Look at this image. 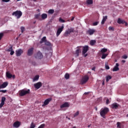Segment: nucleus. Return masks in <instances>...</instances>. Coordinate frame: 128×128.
Instances as JSON below:
<instances>
[{
    "mask_svg": "<svg viewBox=\"0 0 128 128\" xmlns=\"http://www.w3.org/2000/svg\"><path fill=\"white\" fill-rule=\"evenodd\" d=\"M86 2L87 4H92L94 1L92 0H87Z\"/></svg>",
    "mask_w": 128,
    "mask_h": 128,
    "instance_id": "nucleus-28",
    "label": "nucleus"
},
{
    "mask_svg": "<svg viewBox=\"0 0 128 128\" xmlns=\"http://www.w3.org/2000/svg\"><path fill=\"white\" fill-rule=\"evenodd\" d=\"M118 66H120V64H118V63H116V66H114L112 70L114 72H118V70H120V68Z\"/></svg>",
    "mask_w": 128,
    "mask_h": 128,
    "instance_id": "nucleus-17",
    "label": "nucleus"
},
{
    "mask_svg": "<svg viewBox=\"0 0 128 128\" xmlns=\"http://www.w3.org/2000/svg\"><path fill=\"white\" fill-rule=\"evenodd\" d=\"M108 30H112V32H114V28L112 26H110L108 28Z\"/></svg>",
    "mask_w": 128,
    "mask_h": 128,
    "instance_id": "nucleus-39",
    "label": "nucleus"
},
{
    "mask_svg": "<svg viewBox=\"0 0 128 128\" xmlns=\"http://www.w3.org/2000/svg\"><path fill=\"white\" fill-rule=\"evenodd\" d=\"M90 125H88V128H90Z\"/></svg>",
    "mask_w": 128,
    "mask_h": 128,
    "instance_id": "nucleus-59",
    "label": "nucleus"
},
{
    "mask_svg": "<svg viewBox=\"0 0 128 128\" xmlns=\"http://www.w3.org/2000/svg\"><path fill=\"white\" fill-rule=\"evenodd\" d=\"M106 56H108V54L104 53L102 54V60H104V58H106Z\"/></svg>",
    "mask_w": 128,
    "mask_h": 128,
    "instance_id": "nucleus-33",
    "label": "nucleus"
},
{
    "mask_svg": "<svg viewBox=\"0 0 128 128\" xmlns=\"http://www.w3.org/2000/svg\"><path fill=\"white\" fill-rule=\"evenodd\" d=\"M72 32H74V28H70L68 29V30H66L64 34V36H68V34H70Z\"/></svg>",
    "mask_w": 128,
    "mask_h": 128,
    "instance_id": "nucleus-7",
    "label": "nucleus"
},
{
    "mask_svg": "<svg viewBox=\"0 0 128 128\" xmlns=\"http://www.w3.org/2000/svg\"><path fill=\"white\" fill-rule=\"evenodd\" d=\"M106 20H108V16H104L103 17L102 20L101 22L102 24H104V22L106 21Z\"/></svg>",
    "mask_w": 128,
    "mask_h": 128,
    "instance_id": "nucleus-22",
    "label": "nucleus"
},
{
    "mask_svg": "<svg viewBox=\"0 0 128 128\" xmlns=\"http://www.w3.org/2000/svg\"><path fill=\"white\" fill-rule=\"evenodd\" d=\"M118 24H125V26H127L128 24V22H126V20H121L120 18H118L117 21Z\"/></svg>",
    "mask_w": 128,
    "mask_h": 128,
    "instance_id": "nucleus-8",
    "label": "nucleus"
},
{
    "mask_svg": "<svg viewBox=\"0 0 128 128\" xmlns=\"http://www.w3.org/2000/svg\"><path fill=\"white\" fill-rule=\"evenodd\" d=\"M46 36H44L42 38V41H40V44H42V42H46Z\"/></svg>",
    "mask_w": 128,
    "mask_h": 128,
    "instance_id": "nucleus-27",
    "label": "nucleus"
},
{
    "mask_svg": "<svg viewBox=\"0 0 128 128\" xmlns=\"http://www.w3.org/2000/svg\"><path fill=\"white\" fill-rule=\"evenodd\" d=\"M126 117L128 118V114L126 115Z\"/></svg>",
    "mask_w": 128,
    "mask_h": 128,
    "instance_id": "nucleus-63",
    "label": "nucleus"
},
{
    "mask_svg": "<svg viewBox=\"0 0 128 128\" xmlns=\"http://www.w3.org/2000/svg\"><path fill=\"white\" fill-rule=\"evenodd\" d=\"M74 20V17H72V18H71V22H72Z\"/></svg>",
    "mask_w": 128,
    "mask_h": 128,
    "instance_id": "nucleus-53",
    "label": "nucleus"
},
{
    "mask_svg": "<svg viewBox=\"0 0 128 128\" xmlns=\"http://www.w3.org/2000/svg\"><path fill=\"white\" fill-rule=\"evenodd\" d=\"M44 126H46V124H42L40 126H38V128H44Z\"/></svg>",
    "mask_w": 128,
    "mask_h": 128,
    "instance_id": "nucleus-38",
    "label": "nucleus"
},
{
    "mask_svg": "<svg viewBox=\"0 0 128 128\" xmlns=\"http://www.w3.org/2000/svg\"><path fill=\"white\" fill-rule=\"evenodd\" d=\"M92 70H94V72L96 70V67H93L92 68Z\"/></svg>",
    "mask_w": 128,
    "mask_h": 128,
    "instance_id": "nucleus-52",
    "label": "nucleus"
},
{
    "mask_svg": "<svg viewBox=\"0 0 128 128\" xmlns=\"http://www.w3.org/2000/svg\"><path fill=\"white\" fill-rule=\"evenodd\" d=\"M90 80V78L88 77V76L86 75L82 77V78L81 79L80 84H86V82Z\"/></svg>",
    "mask_w": 128,
    "mask_h": 128,
    "instance_id": "nucleus-4",
    "label": "nucleus"
},
{
    "mask_svg": "<svg viewBox=\"0 0 128 128\" xmlns=\"http://www.w3.org/2000/svg\"><path fill=\"white\" fill-rule=\"evenodd\" d=\"M128 58V56L126 55H124L122 56V58H124V60H126V58Z\"/></svg>",
    "mask_w": 128,
    "mask_h": 128,
    "instance_id": "nucleus-47",
    "label": "nucleus"
},
{
    "mask_svg": "<svg viewBox=\"0 0 128 128\" xmlns=\"http://www.w3.org/2000/svg\"><path fill=\"white\" fill-rule=\"evenodd\" d=\"M96 110H98V108H96Z\"/></svg>",
    "mask_w": 128,
    "mask_h": 128,
    "instance_id": "nucleus-62",
    "label": "nucleus"
},
{
    "mask_svg": "<svg viewBox=\"0 0 128 128\" xmlns=\"http://www.w3.org/2000/svg\"><path fill=\"white\" fill-rule=\"evenodd\" d=\"M89 92H85L84 94H88Z\"/></svg>",
    "mask_w": 128,
    "mask_h": 128,
    "instance_id": "nucleus-55",
    "label": "nucleus"
},
{
    "mask_svg": "<svg viewBox=\"0 0 128 128\" xmlns=\"http://www.w3.org/2000/svg\"><path fill=\"white\" fill-rule=\"evenodd\" d=\"M45 46H52V44L48 41H46Z\"/></svg>",
    "mask_w": 128,
    "mask_h": 128,
    "instance_id": "nucleus-32",
    "label": "nucleus"
},
{
    "mask_svg": "<svg viewBox=\"0 0 128 128\" xmlns=\"http://www.w3.org/2000/svg\"><path fill=\"white\" fill-rule=\"evenodd\" d=\"M34 47H32L31 48H30L28 50V52H27V55L28 56H32V54H34Z\"/></svg>",
    "mask_w": 128,
    "mask_h": 128,
    "instance_id": "nucleus-9",
    "label": "nucleus"
},
{
    "mask_svg": "<svg viewBox=\"0 0 128 128\" xmlns=\"http://www.w3.org/2000/svg\"><path fill=\"white\" fill-rule=\"evenodd\" d=\"M2 2H8L10 0H2Z\"/></svg>",
    "mask_w": 128,
    "mask_h": 128,
    "instance_id": "nucleus-48",
    "label": "nucleus"
},
{
    "mask_svg": "<svg viewBox=\"0 0 128 128\" xmlns=\"http://www.w3.org/2000/svg\"><path fill=\"white\" fill-rule=\"evenodd\" d=\"M6 76L8 78H12V74L10 73V72H6Z\"/></svg>",
    "mask_w": 128,
    "mask_h": 128,
    "instance_id": "nucleus-23",
    "label": "nucleus"
},
{
    "mask_svg": "<svg viewBox=\"0 0 128 128\" xmlns=\"http://www.w3.org/2000/svg\"><path fill=\"white\" fill-rule=\"evenodd\" d=\"M59 21L60 22H66V20H64L63 19H62V18H60L59 19Z\"/></svg>",
    "mask_w": 128,
    "mask_h": 128,
    "instance_id": "nucleus-42",
    "label": "nucleus"
},
{
    "mask_svg": "<svg viewBox=\"0 0 128 128\" xmlns=\"http://www.w3.org/2000/svg\"><path fill=\"white\" fill-rule=\"evenodd\" d=\"M64 26H61V28H58L56 34V36H60V34H62V32L64 30Z\"/></svg>",
    "mask_w": 128,
    "mask_h": 128,
    "instance_id": "nucleus-13",
    "label": "nucleus"
},
{
    "mask_svg": "<svg viewBox=\"0 0 128 128\" xmlns=\"http://www.w3.org/2000/svg\"><path fill=\"white\" fill-rule=\"evenodd\" d=\"M10 56H12L14 54V51L12 50V51H10Z\"/></svg>",
    "mask_w": 128,
    "mask_h": 128,
    "instance_id": "nucleus-49",
    "label": "nucleus"
},
{
    "mask_svg": "<svg viewBox=\"0 0 128 128\" xmlns=\"http://www.w3.org/2000/svg\"><path fill=\"white\" fill-rule=\"evenodd\" d=\"M72 128H76V126L72 127Z\"/></svg>",
    "mask_w": 128,
    "mask_h": 128,
    "instance_id": "nucleus-60",
    "label": "nucleus"
},
{
    "mask_svg": "<svg viewBox=\"0 0 128 128\" xmlns=\"http://www.w3.org/2000/svg\"><path fill=\"white\" fill-rule=\"evenodd\" d=\"M20 126V122L17 121L16 122H14L13 124L14 128H19V126Z\"/></svg>",
    "mask_w": 128,
    "mask_h": 128,
    "instance_id": "nucleus-21",
    "label": "nucleus"
},
{
    "mask_svg": "<svg viewBox=\"0 0 128 128\" xmlns=\"http://www.w3.org/2000/svg\"><path fill=\"white\" fill-rule=\"evenodd\" d=\"M112 80V76H106V82H108V80Z\"/></svg>",
    "mask_w": 128,
    "mask_h": 128,
    "instance_id": "nucleus-31",
    "label": "nucleus"
},
{
    "mask_svg": "<svg viewBox=\"0 0 128 128\" xmlns=\"http://www.w3.org/2000/svg\"><path fill=\"white\" fill-rule=\"evenodd\" d=\"M36 128V124L32 122L30 124V128Z\"/></svg>",
    "mask_w": 128,
    "mask_h": 128,
    "instance_id": "nucleus-35",
    "label": "nucleus"
},
{
    "mask_svg": "<svg viewBox=\"0 0 128 128\" xmlns=\"http://www.w3.org/2000/svg\"><path fill=\"white\" fill-rule=\"evenodd\" d=\"M80 114V112L79 111H77L74 114V118H76V116H78Z\"/></svg>",
    "mask_w": 128,
    "mask_h": 128,
    "instance_id": "nucleus-36",
    "label": "nucleus"
},
{
    "mask_svg": "<svg viewBox=\"0 0 128 128\" xmlns=\"http://www.w3.org/2000/svg\"><path fill=\"white\" fill-rule=\"evenodd\" d=\"M0 92H3V94H6L8 91L6 90H0Z\"/></svg>",
    "mask_w": 128,
    "mask_h": 128,
    "instance_id": "nucleus-45",
    "label": "nucleus"
},
{
    "mask_svg": "<svg viewBox=\"0 0 128 128\" xmlns=\"http://www.w3.org/2000/svg\"><path fill=\"white\" fill-rule=\"evenodd\" d=\"M81 48L82 46H78L77 47V50H76V54L77 56H80V53L82 52V49H80Z\"/></svg>",
    "mask_w": 128,
    "mask_h": 128,
    "instance_id": "nucleus-15",
    "label": "nucleus"
},
{
    "mask_svg": "<svg viewBox=\"0 0 128 128\" xmlns=\"http://www.w3.org/2000/svg\"><path fill=\"white\" fill-rule=\"evenodd\" d=\"M108 112H110L108 108H104V109L100 110V115L103 118H106V114Z\"/></svg>",
    "mask_w": 128,
    "mask_h": 128,
    "instance_id": "nucleus-1",
    "label": "nucleus"
},
{
    "mask_svg": "<svg viewBox=\"0 0 128 128\" xmlns=\"http://www.w3.org/2000/svg\"><path fill=\"white\" fill-rule=\"evenodd\" d=\"M88 46H83L82 54H86V52H88Z\"/></svg>",
    "mask_w": 128,
    "mask_h": 128,
    "instance_id": "nucleus-12",
    "label": "nucleus"
},
{
    "mask_svg": "<svg viewBox=\"0 0 128 128\" xmlns=\"http://www.w3.org/2000/svg\"><path fill=\"white\" fill-rule=\"evenodd\" d=\"M12 50V46H11L7 50V52H11Z\"/></svg>",
    "mask_w": 128,
    "mask_h": 128,
    "instance_id": "nucleus-40",
    "label": "nucleus"
},
{
    "mask_svg": "<svg viewBox=\"0 0 128 128\" xmlns=\"http://www.w3.org/2000/svg\"><path fill=\"white\" fill-rule=\"evenodd\" d=\"M34 24H36V22H34Z\"/></svg>",
    "mask_w": 128,
    "mask_h": 128,
    "instance_id": "nucleus-64",
    "label": "nucleus"
},
{
    "mask_svg": "<svg viewBox=\"0 0 128 128\" xmlns=\"http://www.w3.org/2000/svg\"><path fill=\"white\" fill-rule=\"evenodd\" d=\"M54 12V10L50 9L48 10V14H52Z\"/></svg>",
    "mask_w": 128,
    "mask_h": 128,
    "instance_id": "nucleus-37",
    "label": "nucleus"
},
{
    "mask_svg": "<svg viewBox=\"0 0 128 128\" xmlns=\"http://www.w3.org/2000/svg\"><path fill=\"white\" fill-rule=\"evenodd\" d=\"M64 78L66 80H68L70 78V74L66 73L64 76Z\"/></svg>",
    "mask_w": 128,
    "mask_h": 128,
    "instance_id": "nucleus-34",
    "label": "nucleus"
},
{
    "mask_svg": "<svg viewBox=\"0 0 128 128\" xmlns=\"http://www.w3.org/2000/svg\"><path fill=\"white\" fill-rule=\"evenodd\" d=\"M94 32H96V30L94 29H88L86 32L87 34H89V36H92Z\"/></svg>",
    "mask_w": 128,
    "mask_h": 128,
    "instance_id": "nucleus-11",
    "label": "nucleus"
},
{
    "mask_svg": "<svg viewBox=\"0 0 128 128\" xmlns=\"http://www.w3.org/2000/svg\"><path fill=\"white\" fill-rule=\"evenodd\" d=\"M122 62H123L124 64V62H126V60H122Z\"/></svg>",
    "mask_w": 128,
    "mask_h": 128,
    "instance_id": "nucleus-54",
    "label": "nucleus"
},
{
    "mask_svg": "<svg viewBox=\"0 0 128 128\" xmlns=\"http://www.w3.org/2000/svg\"><path fill=\"white\" fill-rule=\"evenodd\" d=\"M38 78H40V76L36 75L34 78H33V82H36V80H38Z\"/></svg>",
    "mask_w": 128,
    "mask_h": 128,
    "instance_id": "nucleus-26",
    "label": "nucleus"
},
{
    "mask_svg": "<svg viewBox=\"0 0 128 128\" xmlns=\"http://www.w3.org/2000/svg\"><path fill=\"white\" fill-rule=\"evenodd\" d=\"M117 128H122V127L120 126V122H117Z\"/></svg>",
    "mask_w": 128,
    "mask_h": 128,
    "instance_id": "nucleus-41",
    "label": "nucleus"
},
{
    "mask_svg": "<svg viewBox=\"0 0 128 128\" xmlns=\"http://www.w3.org/2000/svg\"><path fill=\"white\" fill-rule=\"evenodd\" d=\"M108 52V49L104 48H102L100 50L101 54H104V52Z\"/></svg>",
    "mask_w": 128,
    "mask_h": 128,
    "instance_id": "nucleus-30",
    "label": "nucleus"
},
{
    "mask_svg": "<svg viewBox=\"0 0 128 128\" xmlns=\"http://www.w3.org/2000/svg\"><path fill=\"white\" fill-rule=\"evenodd\" d=\"M106 70H110V66L108 65H106Z\"/></svg>",
    "mask_w": 128,
    "mask_h": 128,
    "instance_id": "nucleus-50",
    "label": "nucleus"
},
{
    "mask_svg": "<svg viewBox=\"0 0 128 128\" xmlns=\"http://www.w3.org/2000/svg\"><path fill=\"white\" fill-rule=\"evenodd\" d=\"M52 100V98L46 99L42 104V106H48Z\"/></svg>",
    "mask_w": 128,
    "mask_h": 128,
    "instance_id": "nucleus-6",
    "label": "nucleus"
},
{
    "mask_svg": "<svg viewBox=\"0 0 128 128\" xmlns=\"http://www.w3.org/2000/svg\"><path fill=\"white\" fill-rule=\"evenodd\" d=\"M110 104V100L108 99H107L106 100V104Z\"/></svg>",
    "mask_w": 128,
    "mask_h": 128,
    "instance_id": "nucleus-51",
    "label": "nucleus"
},
{
    "mask_svg": "<svg viewBox=\"0 0 128 128\" xmlns=\"http://www.w3.org/2000/svg\"><path fill=\"white\" fill-rule=\"evenodd\" d=\"M30 92V89H28L27 90H22L19 91V95L20 96H24L26 94H28Z\"/></svg>",
    "mask_w": 128,
    "mask_h": 128,
    "instance_id": "nucleus-2",
    "label": "nucleus"
},
{
    "mask_svg": "<svg viewBox=\"0 0 128 128\" xmlns=\"http://www.w3.org/2000/svg\"><path fill=\"white\" fill-rule=\"evenodd\" d=\"M42 82H38L35 84H34V86L35 88H36L37 90H38V88H40L41 86H42Z\"/></svg>",
    "mask_w": 128,
    "mask_h": 128,
    "instance_id": "nucleus-14",
    "label": "nucleus"
},
{
    "mask_svg": "<svg viewBox=\"0 0 128 128\" xmlns=\"http://www.w3.org/2000/svg\"><path fill=\"white\" fill-rule=\"evenodd\" d=\"M34 18L36 20H40V14H37L35 15Z\"/></svg>",
    "mask_w": 128,
    "mask_h": 128,
    "instance_id": "nucleus-29",
    "label": "nucleus"
},
{
    "mask_svg": "<svg viewBox=\"0 0 128 128\" xmlns=\"http://www.w3.org/2000/svg\"><path fill=\"white\" fill-rule=\"evenodd\" d=\"M2 36H4V34L2 33H0V40L2 38Z\"/></svg>",
    "mask_w": 128,
    "mask_h": 128,
    "instance_id": "nucleus-46",
    "label": "nucleus"
},
{
    "mask_svg": "<svg viewBox=\"0 0 128 128\" xmlns=\"http://www.w3.org/2000/svg\"><path fill=\"white\" fill-rule=\"evenodd\" d=\"M33 0V2H36V0Z\"/></svg>",
    "mask_w": 128,
    "mask_h": 128,
    "instance_id": "nucleus-58",
    "label": "nucleus"
},
{
    "mask_svg": "<svg viewBox=\"0 0 128 128\" xmlns=\"http://www.w3.org/2000/svg\"><path fill=\"white\" fill-rule=\"evenodd\" d=\"M16 78V76H14L13 78Z\"/></svg>",
    "mask_w": 128,
    "mask_h": 128,
    "instance_id": "nucleus-61",
    "label": "nucleus"
},
{
    "mask_svg": "<svg viewBox=\"0 0 128 128\" xmlns=\"http://www.w3.org/2000/svg\"><path fill=\"white\" fill-rule=\"evenodd\" d=\"M35 58L38 60H42L44 58V55H42V54L40 52L38 51L35 55Z\"/></svg>",
    "mask_w": 128,
    "mask_h": 128,
    "instance_id": "nucleus-5",
    "label": "nucleus"
},
{
    "mask_svg": "<svg viewBox=\"0 0 128 128\" xmlns=\"http://www.w3.org/2000/svg\"><path fill=\"white\" fill-rule=\"evenodd\" d=\"M86 56H88V54H84V57L86 58Z\"/></svg>",
    "mask_w": 128,
    "mask_h": 128,
    "instance_id": "nucleus-56",
    "label": "nucleus"
},
{
    "mask_svg": "<svg viewBox=\"0 0 128 128\" xmlns=\"http://www.w3.org/2000/svg\"><path fill=\"white\" fill-rule=\"evenodd\" d=\"M118 106H120V104H118V103H114L111 105V107L114 110H116Z\"/></svg>",
    "mask_w": 128,
    "mask_h": 128,
    "instance_id": "nucleus-18",
    "label": "nucleus"
},
{
    "mask_svg": "<svg viewBox=\"0 0 128 128\" xmlns=\"http://www.w3.org/2000/svg\"><path fill=\"white\" fill-rule=\"evenodd\" d=\"M42 20H46L48 18V14H42L41 16Z\"/></svg>",
    "mask_w": 128,
    "mask_h": 128,
    "instance_id": "nucleus-24",
    "label": "nucleus"
},
{
    "mask_svg": "<svg viewBox=\"0 0 128 128\" xmlns=\"http://www.w3.org/2000/svg\"><path fill=\"white\" fill-rule=\"evenodd\" d=\"M8 82H4L2 84L0 85V90L1 88H4L8 86Z\"/></svg>",
    "mask_w": 128,
    "mask_h": 128,
    "instance_id": "nucleus-20",
    "label": "nucleus"
},
{
    "mask_svg": "<svg viewBox=\"0 0 128 128\" xmlns=\"http://www.w3.org/2000/svg\"><path fill=\"white\" fill-rule=\"evenodd\" d=\"M12 16H14L18 20L22 16V12L20 10H16L12 13Z\"/></svg>",
    "mask_w": 128,
    "mask_h": 128,
    "instance_id": "nucleus-3",
    "label": "nucleus"
},
{
    "mask_svg": "<svg viewBox=\"0 0 128 128\" xmlns=\"http://www.w3.org/2000/svg\"><path fill=\"white\" fill-rule=\"evenodd\" d=\"M102 86H104V82H103L102 83Z\"/></svg>",
    "mask_w": 128,
    "mask_h": 128,
    "instance_id": "nucleus-57",
    "label": "nucleus"
},
{
    "mask_svg": "<svg viewBox=\"0 0 128 128\" xmlns=\"http://www.w3.org/2000/svg\"><path fill=\"white\" fill-rule=\"evenodd\" d=\"M6 97L2 98L1 103L0 104V108H2L4 106V102H6Z\"/></svg>",
    "mask_w": 128,
    "mask_h": 128,
    "instance_id": "nucleus-16",
    "label": "nucleus"
},
{
    "mask_svg": "<svg viewBox=\"0 0 128 128\" xmlns=\"http://www.w3.org/2000/svg\"><path fill=\"white\" fill-rule=\"evenodd\" d=\"M20 30H21L22 33V32H24V27L22 26L20 28Z\"/></svg>",
    "mask_w": 128,
    "mask_h": 128,
    "instance_id": "nucleus-43",
    "label": "nucleus"
},
{
    "mask_svg": "<svg viewBox=\"0 0 128 128\" xmlns=\"http://www.w3.org/2000/svg\"><path fill=\"white\" fill-rule=\"evenodd\" d=\"M96 40H91L90 41V46H94V44H96Z\"/></svg>",
    "mask_w": 128,
    "mask_h": 128,
    "instance_id": "nucleus-25",
    "label": "nucleus"
},
{
    "mask_svg": "<svg viewBox=\"0 0 128 128\" xmlns=\"http://www.w3.org/2000/svg\"><path fill=\"white\" fill-rule=\"evenodd\" d=\"M16 56H22V54H24V50H22V48H20L18 50H16Z\"/></svg>",
    "mask_w": 128,
    "mask_h": 128,
    "instance_id": "nucleus-10",
    "label": "nucleus"
},
{
    "mask_svg": "<svg viewBox=\"0 0 128 128\" xmlns=\"http://www.w3.org/2000/svg\"><path fill=\"white\" fill-rule=\"evenodd\" d=\"M70 106V104L68 102H65L64 104H62L60 106V108H68Z\"/></svg>",
    "mask_w": 128,
    "mask_h": 128,
    "instance_id": "nucleus-19",
    "label": "nucleus"
},
{
    "mask_svg": "<svg viewBox=\"0 0 128 128\" xmlns=\"http://www.w3.org/2000/svg\"><path fill=\"white\" fill-rule=\"evenodd\" d=\"M98 22H96L93 23L94 26H98Z\"/></svg>",
    "mask_w": 128,
    "mask_h": 128,
    "instance_id": "nucleus-44",
    "label": "nucleus"
}]
</instances>
